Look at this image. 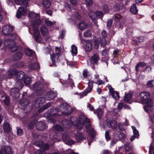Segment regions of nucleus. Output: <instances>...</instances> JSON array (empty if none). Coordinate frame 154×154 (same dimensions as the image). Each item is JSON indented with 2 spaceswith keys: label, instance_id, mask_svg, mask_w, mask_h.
Here are the masks:
<instances>
[{
  "label": "nucleus",
  "instance_id": "3c124183",
  "mask_svg": "<svg viewBox=\"0 0 154 154\" xmlns=\"http://www.w3.org/2000/svg\"><path fill=\"white\" fill-rule=\"evenodd\" d=\"M85 2L86 7L88 8H89L93 3V0H85Z\"/></svg>",
  "mask_w": 154,
  "mask_h": 154
},
{
  "label": "nucleus",
  "instance_id": "8fccbe9b",
  "mask_svg": "<svg viewBox=\"0 0 154 154\" xmlns=\"http://www.w3.org/2000/svg\"><path fill=\"white\" fill-rule=\"evenodd\" d=\"M44 142L42 141L37 140L34 143V144L36 146H38L40 147H42L43 146Z\"/></svg>",
  "mask_w": 154,
  "mask_h": 154
},
{
  "label": "nucleus",
  "instance_id": "c03bdc74",
  "mask_svg": "<svg viewBox=\"0 0 154 154\" xmlns=\"http://www.w3.org/2000/svg\"><path fill=\"white\" fill-rule=\"evenodd\" d=\"M72 51L71 52L72 55H75L77 53V47L74 45H72L71 46Z\"/></svg>",
  "mask_w": 154,
  "mask_h": 154
},
{
  "label": "nucleus",
  "instance_id": "a19ab883",
  "mask_svg": "<svg viewBox=\"0 0 154 154\" xmlns=\"http://www.w3.org/2000/svg\"><path fill=\"white\" fill-rule=\"evenodd\" d=\"M25 52L26 55L29 56H31L34 53V51L28 48L25 49Z\"/></svg>",
  "mask_w": 154,
  "mask_h": 154
},
{
  "label": "nucleus",
  "instance_id": "412c9836",
  "mask_svg": "<svg viewBox=\"0 0 154 154\" xmlns=\"http://www.w3.org/2000/svg\"><path fill=\"white\" fill-rule=\"evenodd\" d=\"M86 128L87 132L90 134H92L94 132V130L92 128L91 124L90 123V121L86 122Z\"/></svg>",
  "mask_w": 154,
  "mask_h": 154
},
{
  "label": "nucleus",
  "instance_id": "9b49d317",
  "mask_svg": "<svg viewBox=\"0 0 154 154\" xmlns=\"http://www.w3.org/2000/svg\"><path fill=\"white\" fill-rule=\"evenodd\" d=\"M45 102V99L44 98L39 97L35 99L33 104V105L35 108H38L42 106Z\"/></svg>",
  "mask_w": 154,
  "mask_h": 154
},
{
  "label": "nucleus",
  "instance_id": "ddd939ff",
  "mask_svg": "<svg viewBox=\"0 0 154 154\" xmlns=\"http://www.w3.org/2000/svg\"><path fill=\"white\" fill-rule=\"evenodd\" d=\"M107 126L109 128L112 129H115L117 128V123L116 121L114 120L107 119L106 120Z\"/></svg>",
  "mask_w": 154,
  "mask_h": 154
},
{
  "label": "nucleus",
  "instance_id": "5701e85b",
  "mask_svg": "<svg viewBox=\"0 0 154 154\" xmlns=\"http://www.w3.org/2000/svg\"><path fill=\"white\" fill-rule=\"evenodd\" d=\"M23 56L22 54L20 52H18L14 54L13 56V60L15 61L20 60Z\"/></svg>",
  "mask_w": 154,
  "mask_h": 154
},
{
  "label": "nucleus",
  "instance_id": "79ce46f5",
  "mask_svg": "<svg viewBox=\"0 0 154 154\" xmlns=\"http://www.w3.org/2000/svg\"><path fill=\"white\" fill-rule=\"evenodd\" d=\"M2 152L6 154H11V149L8 146L5 147Z\"/></svg>",
  "mask_w": 154,
  "mask_h": 154
},
{
  "label": "nucleus",
  "instance_id": "09e8293b",
  "mask_svg": "<svg viewBox=\"0 0 154 154\" xmlns=\"http://www.w3.org/2000/svg\"><path fill=\"white\" fill-rule=\"evenodd\" d=\"M112 17L115 21L117 22L120 20L121 16L119 14H116L114 15Z\"/></svg>",
  "mask_w": 154,
  "mask_h": 154
},
{
  "label": "nucleus",
  "instance_id": "4468645a",
  "mask_svg": "<svg viewBox=\"0 0 154 154\" xmlns=\"http://www.w3.org/2000/svg\"><path fill=\"white\" fill-rule=\"evenodd\" d=\"M4 45L6 47L10 49L14 48L15 51L16 50L15 48L16 45L15 42L11 39H8L5 40L4 43Z\"/></svg>",
  "mask_w": 154,
  "mask_h": 154
},
{
  "label": "nucleus",
  "instance_id": "f8f14e48",
  "mask_svg": "<svg viewBox=\"0 0 154 154\" xmlns=\"http://www.w3.org/2000/svg\"><path fill=\"white\" fill-rule=\"evenodd\" d=\"M27 10L26 7H20L17 10L16 13V17L19 18L22 16H24L27 13Z\"/></svg>",
  "mask_w": 154,
  "mask_h": 154
},
{
  "label": "nucleus",
  "instance_id": "6e6d98bb",
  "mask_svg": "<svg viewBox=\"0 0 154 154\" xmlns=\"http://www.w3.org/2000/svg\"><path fill=\"white\" fill-rule=\"evenodd\" d=\"M45 23L47 26H51L55 24L56 22H53L49 20H45Z\"/></svg>",
  "mask_w": 154,
  "mask_h": 154
},
{
  "label": "nucleus",
  "instance_id": "7c9ffc66",
  "mask_svg": "<svg viewBox=\"0 0 154 154\" xmlns=\"http://www.w3.org/2000/svg\"><path fill=\"white\" fill-rule=\"evenodd\" d=\"M124 148L126 152H128L133 149V146L130 143H127L124 145Z\"/></svg>",
  "mask_w": 154,
  "mask_h": 154
},
{
  "label": "nucleus",
  "instance_id": "58836bf2",
  "mask_svg": "<svg viewBox=\"0 0 154 154\" xmlns=\"http://www.w3.org/2000/svg\"><path fill=\"white\" fill-rule=\"evenodd\" d=\"M138 11V10L137 9L136 5L133 4L131 8V12L134 14H136L137 13Z\"/></svg>",
  "mask_w": 154,
  "mask_h": 154
},
{
  "label": "nucleus",
  "instance_id": "69168bd1",
  "mask_svg": "<svg viewBox=\"0 0 154 154\" xmlns=\"http://www.w3.org/2000/svg\"><path fill=\"white\" fill-rule=\"evenodd\" d=\"M74 17L77 20H80L81 19V16L77 12L74 13Z\"/></svg>",
  "mask_w": 154,
  "mask_h": 154
},
{
  "label": "nucleus",
  "instance_id": "0e129e2a",
  "mask_svg": "<svg viewBox=\"0 0 154 154\" xmlns=\"http://www.w3.org/2000/svg\"><path fill=\"white\" fill-rule=\"evenodd\" d=\"M103 10L106 13L109 12V9L107 5H105L103 6Z\"/></svg>",
  "mask_w": 154,
  "mask_h": 154
},
{
  "label": "nucleus",
  "instance_id": "7ed1b4c3",
  "mask_svg": "<svg viewBox=\"0 0 154 154\" xmlns=\"http://www.w3.org/2000/svg\"><path fill=\"white\" fill-rule=\"evenodd\" d=\"M1 76H2L3 78H11L12 76L16 74L17 71L15 69H11L7 72L3 69L0 70Z\"/></svg>",
  "mask_w": 154,
  "mask_h": 154
},
{
  "label": "nucleus",
  "instance_id": "338daca9",
  "mask_svg": "<svg viewBox=\"0 0 154 154\" xmlns=\"http://www.w3.org/2000/svg\"><path fill=\"white\" fill-rule=\"evenodd\" d=\"M95 83L98 85H104L105 84V82L100 79H99L95 82Z\"/></svg>",
  "mask_w": 154,
  "mask_h": 154
},
{
  "label": "nucleus",
  "instance_id": "cd10ccee",
  "mask_svg": "<svg viewBox=\"0 0 154 154\" xmlns=\"http://www.w3.org/2000/svg\"><path fill=\"white\" fill-rule=\"evenodd\" d=\"M40 30L43 36H46L49 34L48 30L47 28L45 26H42L40 28Z\"/></svg>",
  "mask_w": 154,
  "mask_h": 154
},
{
  "label": "nucleus",
  "instance_id": "c9c22d12",
  "mask_svg": "<svg viewBox=\"0 0 154 154\" xmlns=\"http://www.w3.org/2000/svg\"><path fill=\"white\" fill-rule=\"evenodd\" d=\"M146 64L143 62H140L137 64L135 67V69L137 71H138L139 70V67H143L146 66Z\"/></svg>",
  "mask_w": 154,
  "mask_h": 154
},
{
  "label": "nucleus",
  "instance_id": "864d4df0",
  "mask_svg": "<svg viewBox=\"0 0 154 154\" xmlns=\"http://www.w3.org/2000/svg\"><path fill=\"white\" fill-rule=\"evenodd\" d=\"M70 75V74L68 75V79L66 83V84H68L71 86L72 87V86L74 85V83L71 79L69 78V77Z\"/></svg>",
  "mask_w": 154,
  "mask_h": 154
},
{
  "label": "nucleus",
  "instance_id": "e433bc0d",
  "mask_svg": "<svg viewBox=\"0 0 154 154\" xmlns=\"http://www.w3.org/2000/svg\"><path fill=\"white\" fill-rule=\"evenodd\" d=\"M79 28L81 30H83L87 28L88 25L84 22H81L79 24Z\"/></svg>",
  "mask_w": 154,
  "mask_h": 154
},
{
  "label": "nucleus",
  "instance_id": "aec40b11",
  "mask_svg": "<svg viewBox=\"0 0 154 154\" xmlns=\"http://www.w3.org/2000/svg\"><path fill=\"white\" fill-rule=\"evenodd\" d=\"M132 94L131 93H125L124 96V100L127 103H131V102Z\"/></svg>",
  "mask_w": 154,
  "mask_h": 154
},
{
  "label": "nucleus",
  "instance_id": "2eb2a0df",
  "mask_svg": "<svg viewBox=\"0 0 154 154\" xmlns=\"http://www.w3.org/2000/svg\"><path fill=\"white\" fill-rule=\"evenodd\" d=\"M100 58L98 55L96 54H94L92 56L90 60L91 63L92 65H91L92 68L94 69L95 67L93 64H97V62L99 60Z\"/></svg>",
  "mask_w": 154,
  "mask_h": 154
},
{
  "label": "nucleus",
  "instance_id": "bf43d9fd",
  "mask_svg": "<svg viewBox=\"0 0 154 154\" xmlns=\"http://www.w3.org/2000/svg\"><path fill=\"white\" fill-rule=\"evenodd\" d=\"M2 101H3L5 104L6 105H8L10 99L8 96H7L5 97V99H2Z\"/></svg>",
  "mask_w": 154,
  "mask_h": 154
},
{
  "label": "nucleus",
  "instance_id": "37998d69",
  "mask_svg": "<svg viewBox=\"0 0 154 154\" xmlns=\"http://www.w3.org/2000/svg\"><path fill=\"white\" fill-rule=\"evenodd\" d=\"M116 100H118L119 98V94L116 91H115L110 94Z\"/></svg>",
  "mask_w": 154,
  "mask_h": 154
},
{
  "label": "nucleus",
  "instance_id": "9d476101",
  "mask_svg": "<svg viewBox=\"0 0 154 154\" xmlns=\"http://www.w3.org/2000/svg\"><path fill=\"white\" fill-rule=\"evenodd\" d=\"M52 63V66H56L57 64L60 62V55L58 54H55L54 53L50 55Z\"/></svg>",
  "mask_w": 154,
  "mask_h": 154
},
{
  "label": "nucleus",
  "instance_id": "72a5a7b5",
  "mask_svg": "<svg viewBox=\"0 0 154 154\" xmlns=\"http://www.w3.org/2000/svg\"><path fill=\"white\" fill-rule=\"evenodd\" d=\"M94 114L97 113L99 119H100L102 117L103 114V110L100 109H98L94 112Z\"/></svg>",
  "mask_w": 154,
  "mask_h": 154
},
{
  "label": "nucleus",
  "instance_id": "ea45409f",
  "mask_svg": "<svg viewBox=\"0 0 154 154\" xmlns=\"http://www.w3.org/2000/svg\"><path fill=\"white\" fill-rule=\"evenodd\" d=\"M51 106L50 103H48L44 105L42 108H40L39 110L38 111L40 112H42L45 110L47 109L48 108L50 107Z\"/></svg>",
  "mask_w": 154,
  "mask_h": 154
},
{
  "label": "nucleus",
  "instance_id": "39448f33",
  "mask_svg": "<svg viewBox=\"0 0 154 154\" xmlns=\"http://www.w3.org/2000/svg\"><path fill=\"white\" fill-rule=\"evenodd\" d=\"M14 30V27L9 25H5L2 27V32L5 35H10Z\"/></svg>",
  "mask_w": 154,
  "mask_h": 154
},
{
  "label": "nucleus",
  "instance_id": "f704fd0d",
  "mask_svg": "<svg viewBox=\"0 0 154 154\" xmlns=\"http://www.w3.org/2000/svg\"><path fill=\"white\" fill-rule=\"evenodd\" d=\"M25 76V74L22 71L17 72V74L16 75L17 78L20 80H22L24 78Z\"/></svg>",
  "mask_w": 154,
  "mask_h": 154
},
{
  "label": "nucleus",
  "instance_id": "774afa93",
  "mask_svg": "<svg viewBox=\"0 0 154 154\" xmlns=\"http://www.w3.org/2000/svg\"><path fill=\"white\" fill-rule=\"evenodd\" d=\"M149 152L150 154H154V147L152 145L150 146Z\"/></svg>",
  "mask_w": 154,
  "mask_h": 154
},
{
  "label": "nucleus",
  "instance_id": "423d86ee",
  "mask_svg": "<svg viewBox=\"0 0 154 154\" xmlns=\"http://www.w3.org/2000/svg\"><path fill=\"white\" fill-rule=\"evenodd\" d=\"M78 121L79 125H78V128L79 129H82L84 125L86 124L87 122H89V119L83 115L80 116L78 119Z\"/></svg>",
  "mask_w": 154,
  "mask_h": 154
},
{
  "label": "nucleus",
  "instance_id": "680f3d73",
  "mask_svg": "<svg viewBox=\"0 0 154 154\" xmlns=\"http://www.w3.org/2000/svg\"><path fill=\"white\" fill-rule=\"evenodd\" d=\"M17 133L18 135L20 136L23 134V131L20 127H17Z\"/></svg>",
  "mask_w": 154,
  "mask_h": 154
},
{
  "label": "nucleus",
  "instance_id": "49530a36",
  "mask_svg": "<svg viewBox=\"0 0 154 154\" xmlns=\"http://www.w3.org/2000/svg\"><path fill=\"white\" fill-rule=\"evenodd\" d=\"M23 82L26 85H29L31 83V79L29 77L26 76L24 79Z\"/></svg>",
  "mask_w": 154,
  "mask_h": 154
},
{
  "label": "nucleus",
  "instance_id": "e2e57ef3",
  "mask_svg": "<svg viewBox=\"0 0 154 154\" xmlns=\"http://www.w3.org/2000/svg\"><path fill=\"white\" fill-rule=\"evenodd\" d=\"M69 137L66 134H63L62 135V139L64 141L66 142L69 139Z\"/></svg>",
  "mask_w": 154,
  "mask_h": 154
},
{
  "label": "nucleus",
  "instance_id": "a211bd4d",
  "mask_svg": "<svg viewBox=\"0 0 154 154\" xmlns=\"http://www.w3.org/2000/svg\"><path fill=\"white\" fill-rule=\"evenodd\" d=\"M92 40H87L85 42V48L86 51H89L92 48Z\"/></svg>",
  "mask_w": 154,
  "mask_h": 154
},
{
  "label": "nucleus",
  "instance_id": "4c0bfd02",
  "mask_svg": "<svg viewBox=\"0 0 154 154\" xmlns=\"http://www.w3.org/2000/svg\"><path fill=\"white\" fill-rule=\"evenodd\" d=\"M20 103L23 105V106H27L30 103V101L28 99H22L20 101Z\"/></svg>",
  "mask_w": 154,
  "mask_h": 154
},
{
  "label": "nucleus",
  "instance_id": "052dcab7",
  "mask_svg": "<svg viewBox=\"0 0 154 154\" xmlns=\"http://www.w3.org/2000/svg\"><path fill=\"white\" fill-rule=\"evenodd\" d=\"M112 23V20L111 19H109L107 20L106 23V26L107 27L110 29Z\"/></svg>",
  "mask_w": 154,
  "mask_h": 154
},
{
  "label": "nucleus",
  "instance_id": "a18cd8bd",
  "mask_svg": "<svg viewBox=\"0 0 154 154\" xmlns=\"http://www.w3.org/2000/svg\"><path fill=\"white\" fill-rule=\"evenodd\" d=\"M28 16L29 18L32 19L34 18L38 17L39 15L33 12H29L28 14Z\"/></svg>",
  "mask_w": 154,
  "mask_h": 154
},
{
  "label": "nucleus",
  "instance_id": "4be33fe9",
  "mask_svg": "<svg viewBox=\"0 0 154 154\" xmlns=\"http://www.w3.org/2000/svg\"><path fill=\"white\" fill-rule=\"evenodd\" d=\"M88 15L90 18L93 21H94L97 17L96 12H94L92 10H89L88 11Z\"/></svg>",
  "mask_w": 154,
  "mask_h": 154
},
{
  "label": "nucleus",
  "instance_id": "6ab92c4d",
  "mask_svg": "<svg viewBox=\"0 0 154 154\" xmlns=\"http://www.w3.org/2000/svg\"><path fill=\"white\" fill-rule=\"evenodd\" d=\"M36 127L38 130L42 131L45 129L46 125L43 122H39L36 123Z\"/></svg>",
  "mask_w": 154,
  "mask_h": 154
},
{
  "label": "nucleus",
  "instance_id": "0eeeda50",
  "mask_svg": "<svg viewBox=\"0 0 154 154\" xmlns=\"http://www.w3.org/2000/svg\"><path fill=\"white\" fill-rule=\"evenodd\" d=\"M88 87L84 91L79 94V95L80 96V98H82L86 95L88 93L91 92L92 90L93 87V82L92 81H90L89 80H88Z\"/></svg>",
  "mask_w": 154,
  "mask_h": 154
},
{
  "label": "nucleus",
  "instance_id": "5fc2aeb1",
  "mask_svg": "<svg viewBox=\"0 0 154 154\" xmlns=\"http://www.w3.org/2000/svg\"><path fill=\"white\" fill-rule=\"evenodd\" d=\"M128 125V123L127 122L123 123H119V129L121 130L122 131L124 129L123 126H126Z\"/></svg>",
  "mask_w": 154,
  "mask_h": 154
},
{
  "label": "nucleus",
  "instance_id": "13d9d810",
  "mask_svg": "<svg viewBox=\"0 0 154 154\" xmlns=\"http://www.w3.org/2000/svg\"><path fill=\"white\" fill-rule=\"evenodd\" d=\"M132 127L133 130V132L134 134L133 135L135 136V137H139V134L138 131L136 129L135 127L133 126H132Z\"/></svg>",
  "mask_w": 154,
  "mask_h": 154
},
{
  "label": "nucleus",
  "instance_id": "603ef678",
  "mask_svg": "<svg viewBox=\"0 0 154 154\" xmlns=\"http://www.w3.org/2000/svg\"><path fill=\"white\" fill-rule=\"evenodd\" d=\"M35 124V121H32L28 125V128L29 129H32L34 127Z\"/></svg>",
  "mask_w": 154,
  "mask_h": 154
},
{
  "label": "nucleus",
  "instance_id": "2f4dec72",
  "mask_svg": "<svg viewBox=\"0 0 154 154\" xmlns=\"http://www.w3.org/2000/svg\"><path fill=\"white\" fill-rule=\"evenodd\" d=\"M109 53V51L108 49H106L104 50L103 51H101V54L103 56L102 57L103 60H105V59L104 60L103 58H105L106 60L108 59L107 55Z\"/></svg>",
  "mask_w": 154,
  "mask_h": 154
},
{
  "label": "nucleus",
  "instance_id": "4d7b16f0",
  "mask_svg": "<svg viewBox=\"0 0 154 154\" xmlns=\"http://www.w3.org/2000/svg\"><path fill=\"white\" fill-rule=\"evenodd\" d=\"M83 35L85 37H90L91 36V33L90 30H86L84 32Z\"/></svg>",
  "mask_w": 154,
  "mask_h": 154
},
{
  "label": "nucleus",
  "instance_id": "f03ea898",
  "mask_svg": "<svg viewBox=\"0 0 154 154\" xmlns=\"http://www.w3.org/2000/svg\"><path fill=\"white\" fill-rule=\"evenodd\" d=\"M19 84V86L18 88H12L11 90V95L14 98H18L20 97L19 91L23 87V84L20 81H18L17 83V85L18 84Z\"/></svg>",
  "mask_w": 154,
  "mask_h": 154
},
{
  "label": "nucleus",
  "instance_id": "f257e3e1",
  "mask_svg": "<svg viewBox=\"0 0 154 154\" xmlns=\"http://www.w3.org/2000/svg\"><path fill=\"white\" fill-rule=\"evenodd\" d=\"M72 111V109L70 108L68 104L67 103H64L60 105L59 109L57 108L51 109L50 115L53 116H55L57 115L58 112H60L62 115H68L71 114Z\"/></svg>",
  "mask_w": 154,
  "mask_h": 154
},
{
  "label": "nucleus",
  "instance_id": "de8ad7c7",
  "mask_svg": "<svg viewBox=\"0 0 154 154\" xmlns=\"http://www.w3.org/2000/svg\"><path fill=\"white\" fill-rule=\"evenodd\" d=\"M53 129L54 131H63V128L60 125H56L53 127Z\"/></svg>",
  "mask_w": 154,
  "mask_h": 154
},
{
  "label": "nucleus",
  "instance_id": "bb28decb",
  "mask_svg": "<svg viewBox=\"0 0 154 154\" xmlns=\"http://www.w3.org/2000/svg\"><path fill=\"white\" fill-rule=\"evenodd\" d=\"M41 23V21L38 18L35 19L32 22V27L33 29V27H36L38 28V26L40 25Z\"/></svg>",
  "mask_w": 154,
  "mask_h": 154
},
{
  "label": "nucleus",
  "instance_id": "c756f323",
  "mask_svg": "<svg viewBox=\"0 0 154 154\" xmlns=\"http://www.w3.org/2000/svg\"><path fill=\"white\" fill-rule=\"evenodd\" d=\"M40 67L38 63H33L30 64L29 66L30 69L35 70Z\"/></svg>",
  "mask_w": 154,
  "mask_h": 154
},
{
  "label": "nucleus",
  "instance_id": "c85d7f7f",
  "mask_svg": "<svg viewBox=\"0 0 154 154\" xmlns=\"http://www.w3.org/2000/svg\"><path fill=\"white\" fill-rule=\"evenodd\" d=\"M70 120L72 124L76 126L78 128V125H79L78 119L75 117H72L70 118Z\"/></svg>",
  "mask_w": 154,
  "mask_h": 154
},
{
  "label": "nucleus",
  "instance_id": "473e14b6",
  "mask_svg": "<svg viewBox=\"0 0 154 154\" xmlns=\"http://www.w3.org/2000/svg\"><path fill=\"white\" fill-rule=\"evenodd\" d=\"M3 128L4 131L7 133H9L11 131L10 125L7 122H5L4 123Z\"/></svg>",
  "mask_w": 154,
  "mask_h": 154
},
{
  "label": "nucleus",
  "instance_id": "20e7f679",
  "mask_svg": "<svg viewBox=\"0 0 154 154\" xmlns=\"http://www.w3.org/2000/svg\"><path fill=\"white\" fill-rule=\"evenodd\" d=\"M150 94L147 91L143 92L139 94V98L140 103H145L148 102L149 100H152L149 98Z\"/></svg>",
  "mask_w": 154,
  "mask_h": 154
},
{
  "label": "nucleus",
  "instance_id": "a878e982",
  "mask_svg": "<svg viewBox=\"0 0 154 154\" xmlns=\"http://www.w3.org/2000/svg\"><path fill=\"white\" fill-rule=\"evenodd\" d=\"M62 125L65 128H69L71 126V124L69 123V121L66 119H64L62 122Z\"/></svg>",
  "mask_w": 154,
  "mask_h": 154
},
{
  "label": "nucleus",
  "instance_id": "dca6fc26",
  "mask_svg": "<svg viewBox=\"0 0 154 154\" xmlns=\"http://www.w3.org/2000/svg\"><path fill=\"white\" fill-rule=\"evenodd\" d=\"M57 96V94L52 91H49L47 93V95L45 96V100H50L55 98Z\"/></svg>",
  "mask_w": 154,
  "mask_h": 154
},
{
  "label": "nucleus",
  "instance_id": "b1692460",
  "mask_svg": "<svg viewBox=\"0 0 154 154\" xmlns=\"http://www.w3.org/2000/svg\"><path fill=\"white\" fill-rule=\"evenodd\" d=\"M42 5L46 8H49L51 5V0H43Z\"/></svg>",
  "mask_w": 154,
  "mask_h": 154
},
{
  "label": "nucleus",
  "instance_id": "6e6552de",
  "mask_svg": "<svg viewBox=\"0 0 154 154\" xmlns=\"http://www.w3.org/2000/svg\"><path fill=\"white\" fill-rule=\"evenodd\" d=\"M153 102L152 100H149L148 102L145 103L146 105L144 106V109L146 112L150 114L153 112L154 108Z\"/></svg>",
  "mask_w": 154,
  "mask_h": 154
},
{
  "label": "nucleus",
  "instance_id": "1a4fd4ad",
  "mask_svg": "<svg viewBox=\"0 0 154 154\" xmlns=\"http://www.w3.org/2000/svg\"><path fill=\"white\" fill-rule=\"evenodd\" d=\"M33 37L36 42L38 43L42 41V38L40 35L38 30V29L37 27H33Z\"/></svg>",
  "mask_w": 154,
  "mask_h": 154
},
{
  "label": "nucleus",
  "instance_id": "393cba45",
  "mask_svg": "<svg viewBox=\"0 0 154 154\" xmlns=\"http://www.w3.org/2000/svg\"><path fill=\"white\" fill-rule=\"evenodd\" d=\"M75 137L78 142H81L84 139L83 135L82 134L77 132L75 134Z\"/></svg>",
  "mask_w": 154,
  "mask_h": 154
},
{
  "label": "nucleus",
  "instance_id": "f3484780",
  "mask_svg": "<svg viewBox=\"0 0 154 154\" xmlns=\"http://www.w3.org/2000/svg\"><path fill=\"white\" fill-rule=\"evenodd\" d=\"M43 88V85L39 82H36L33 85V88L36 91L42 90Z\"/></svg>",
  "mask_w": 154,
  "mask_h": 154
}]
</instances>
